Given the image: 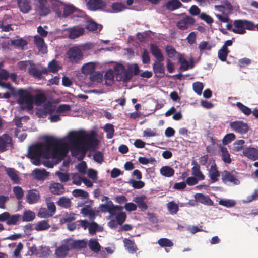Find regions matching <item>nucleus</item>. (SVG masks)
Returning a JSON list of instances; mask_svg holds the SVG:
<instances>
[{"label": "nucleus", "mask_w": 258, "mask_h": 258, "mask_svg": "<svg viewBox=\"0 0 258 258\" xmlns=\"http://www.w3.org/2000/svg\"><path fill=\"white\" fill-rule=\"evenodd\" d=\"M61 144V141L53 136L45 137L43 143H38L29 147L28 157L32 160V163L36 166L41 163L40 158L56 159L60 154L58 148Z\"/></svg>", "instance_id": "obj_1"}, {"label": "nucleus", "mask_w": 258, "mask_h": 258, "mask_svg": "<svg viewBox=\"0 0 258 258\" xmlns=\"http://www.w3.org/2000/svg\"><path fill=\"white\" fill-rule=\"evenodd\" d=\"M68 138L72 156L76 157L80 153L82 154L79 160L84 158L88 149L95 150L99 144L94 132L85 134L83 131L72 132L69 133Z\"/></svg>", "instance_id": "obj_2"}, {"label": "nucleus", "mask_w": 258, "mask_h": 258, "mask_svg": "<svg viewBox=\"0 0 258 258\" xmlns=\"http://www.w3.org/2000/svg\"><path fill=\"white\" fill-rule=\"evenodd\" d=\"M234 28L232 32L236 34H244L246 33L245 29L253 31L255 30V24L251 21L247 20H236L233 22Z\"/></svg>", "instance_id": "obj_3"}, {"label": "nucleus", "mask_w": 258, "mask_h": 258, "mask_svg": "<svg viewBox=\"0 0 258 258\" xmlns=\"http://www.w3.org/2000/svg\"><path fill=\"white\" fill-rule=\"evenodd\" d=\"M17 94L19 96L18 103L23 105L26 104V107L31 110L33 108L34 97L30 92L25 89H20L18 90Z\"/></svg>", "instance_id": "obj_4"}, {"label": "nucleus", "mask_w": 258, "mask_h": 258, "mask_svg": "<svg viewBox=\"0 0 258 258\" xmlns=\"http://www.w3.org/2000/svg\"><path fill=\"white\" fill-rule=\"evenodd\" d=\"M221 180L225 184L230 183L233 185H238L240 184V181L238 179L237 173L234 170L231 171L224 170L222 171L221 172Z\"/></svg>", "instance_id": "obj_5"}, {"label": "nucleus", "mask_w": 258, "mask_h": 258, "mask_svg": "<svg viewBox=\"0 0 258 258\" xmlns=\"http://www.w3.org/2000/svg\"><path fill=\"white\" fill-rule=\"evenodd\" d=\"M68 58L72 63H78L82 60L83 54L81 49L78 47L71 48L68 52Z\"/></svg>", "instance_id": "obj_6"}, {"label": "nucleus", "mask_w": 258, "mask_h": 258, "mask_svg": "<svg viewBox=\"0 0 258 258\" xmlns=\"http://www.w3.org/2000/svg\"><path fill=\"white\" fill-rule=\"evenodd\" d=\"M229 125L233 131L241 134L246 133L249 130L248 124L242 121H235L231 122L230 123Z\"/></svg>", "instance_id": "obj_7"}, {"label": "nucleus", "mask_w": 258, "mask_h": 258, "mask_svg": "<svg viewBox=\"0 0 258 258\" xmlns=\"http://www.w3.org/2000/svg\"><path fill=\"white\" fill-rule=\"evenodd\" d=\"M99 208L101 212H108L112 215H115L116 211L120 210V207L118 206L114 205L111 201H108L106 204H100Z\"/></svg>", "instance_id": "obj_8"}, {"label": "nucleus", "mask_w": 258, "mask_h": 258, "mask_svg": "<svg viewBox=\"0 0 258 258\" xmlns=\"http://www.w3.org/2000/svg\"><path fill=\"white\" fill-rule=\"evenodd\" d=\"M34 44L40 53L43 54L47 53V45L45 44L44 39L38 35L34 36Z\"/></svg>", "instance_id": "obj_9"}, {"label": "nucleus", "mask_w": 258, "mask_h": 258, "mask_svg": "<svg viewBox=\"0 0 258 258\" xmlns=\"http://www.w3.org/2000/svg\"><path fill=\"white\" fill-rule=\"evenodd\" d=\"M195 23V19L190 16H186L179 20L176 24L177 28L181 30L188 29L189 25H194Z\"/></svg>", "instance_id": "obj_10"}, {"label": "nucleus", "mask_w": 258, "mask_h": 258, "mask_svg": "<svg viewBox=\"0 0 258 258\" xmlns=\"http://www.w3.org/2000/svg\"><path fill=\"white\" fill-rule=\"evenodd\" d=\"M51 0H38V9L40 16H45L50 13Z\"/></svg>", "instance_id": "obj_11"}, {"label": "nucleus", "mask_w": 258, "mask_h": 258, "mask_svg": "<svg viewBox=\"0 0 258 258\" xmlns=\"http://www.w3.org/2000/svg\"><path fill=\"white\" fill-rule=\"evenodd\" d=\"M163 61H155L153 64V72L155 75L159 78L163 77L165 74V69Z\"/></svg>", "instance_id": "obj_12"}, {"label": "nucleus", "mask_w": 258, "mask_h": 258, "mask_svg": "<svg viewBox=\"0 0 258 258\" xmlns=\"http://www.w3.org/2000/svg\"><path fill=\"white\" fill-rule=\"evenodd\" d=\"M243 155L247 158L255 161L258 159V149L254 147H246L243 149Z\"/></svg>", "instance_id": "obj_13"}, {"label": "nucleus", "mask_w": 258, "mask_h": 258, "mask_svg": "<svg viewBox=\"0 0 258 258\" xmlns=\"http://www.w3.org/2000/svg\"><path fill=\"white\" fill-rule=\"evenodd\" d=\"M209 177L211 180L212 182L214 183L218 181V178L220 176V171L218 170V168L216 164L214 163L211 165L210 169L208 170Z\"/></svg>", "instance_id": "obj_14"}, {"label": "nucleus", "mask_w": 258, "mask_h": 258, "mask_svg": "<svg viewBox=\"0 0 258 258\" xmlns=\"http://www.w3.org/2000/svg\"><path fill=\"white\" fill-rule=\"evenodd\" d=\"M87 6L89 10L94 11L104 8L106 4L102 0H89Z\"/></svg>", "instance_id": "obj_15"}, {"label": "nucleus", "mask_w": 258, "mask_h": 258, "mask_svg": "<svg viewBox=\"0 0 258 258\" xmlns=\"http://www.w3.org/2000/svg\"><path fill=\"white\" fill-rule=\"evenodd\" d=\"M114 73L116 76V80L124 82V77L125 74V68L123 65L120 63H117L114 67Z\"/></svg>", "instance_id": "obj_16"}, {"label": "nucleus", "mask_w": 258, "mask_h": 258, "mask_svg": "<svg viewBox=\"0 0 258 258\" xmlns=\"http://www.w3.org/2000/svg\"><path fill=\"white\" fill-rule=\"evenodd\" d=\"M49 189L51 193L55 195H60L65 192V188L60 183L54 182L50 184Z\"/></svg>", "instance_id": "obj_17"}, {"label": "nucleus", "mask_w": 258, "mask_h": 258, "mask_svg": "<svg viewBox=\"0 0 258 258\" xmlns=\"http://www.w3.org/2000/svg\"><path fill=\"white\" fill-rule=\"evenodd\" d=\"M12 138L7 134L0 136V152H2L7 150V147L12 143Z\"/></svg>", "instance_id": "obj_18"}, {"label": "nucleus", "mask_w": 258, "mask_h": 258, "mask_svg": "<svg viewBox=\"0 0 258 258\" xmlns=\"http://www.w3.org/2000/svg\"><path fill=\"white\" fill-rule=\"evenodd\" d=\"M196 201L203 204L212 206L213 202L208 195H205L203 194L199 193L195 195Z\"/></svg>", "instance_id": "obj_19"}, {"label": "nucleus", "mask_w": 258, "mask_h": 258, "mask_svg": "<svg viewBox=\"0 0 258 258\" xmlns=\"http://www.w3.org/2000/svg\"><path fill=\"white\" fill-rule=\"evenodd\" d=\"M85 32L84 28L79 27H74L69 30V38L75 39L82 35Z\"/></svg>", "instance_id": "obj_20"}, {"label": "nucleus", "mask_w": 258, "mask_h": 258, "mask_svg": "<svg viewBox=\"0 0 258 258\" xmlns=\"http://www.w3.org/2000/svg\"><path fill=\"white\" fill-rule=\"evenodd\" d=\"M150 51L152 54L156 58V60L164 61V57L159 47L154 44L150 45Z\"/></svg>", "instance_id": "obj_21"}, {"label": "nucleus", "mask_w": 258, "mask_h": 258, "mask_svg": "<svg viewBox=\"0 0 258 258\" xmlns=\"http://www.w3.org/2000/svg\"><path fill=\"white\" fill-rule=\"evenodd\" d=\"M164 6L167 10L173 11L182 7L183 5L179 0H169L165 4Z\"/></svg>", "instance_id": "obj_22"}, {"label": "nucleus", "mask_w": 258, "mask_h": 258, "mask_svg": "<svg viewBox=\"0 0 258 258\" xmlns=\"http://www.w3.org/2000/svg\"><path fill=\"white\" fill-rule=\"evenodd\" d=\"M146 197L143 195L141 196H136L134 198L133 201L137 204L138 206L142 211H144L148 209V207L145 202Z\"/></svg>", "instance_id": "obj_23"}, {"label": "nucleus", "mask_w": 258, "mask_h": 258, "mask_svg": "<svg viewBox=\"0 0 258 258\" xmlns=\"http://www.w3.org/2000/svg\"><path fill=\"white\" fill-rule=\"evenodd\" d=\"M18 5L20 10L23 13H28L31 10L30 0H18Z\"/></svg>", "instance_id": "obj_24"}, {"label": "nucleus", "mask_w": 258, "mask_h": 258, "mask_svg": "<svg viewBox=\"0 0 258 258\" xmlns=\"http://www.w3.org/2000/svg\"><path fill=\"white\" fill-rule=\"evenodd\" d=\"M51 6L53 11L59 17H61V10L63 9L64 4L58 0H51Z\"/></svg>", "instance_id": "obj_25"}, {"label": "nucleus", "mask_w": 258, "mask_h": 258, "mask_svg": "<svg viewBox=\"0 0 258 258\" xmlns=\"http://www.w3.org/2000/svg\"><path fill=\"white\" fill-rule=\"evenodd\" d=\"M39 194L35 190H29L26 195L27 201L29 204L36 203L39 200Z\"/></svg>", "instance_id": "obj_26"}, {"label": "nucleus", "mask_w": 258, "mask_h": 258, "mask_svg": "<svg viewBox=\"0 0 258 258\" xmlns=\"http://www.w3.org/2000/svg\"><path fill=\"white\" fill-rule=\"evenodd\" d=\"M88 245L90 249L94 253H98L100 251L101 245L96 239H90Z\"/></svg>", "instance_id": "obj_27"}, {"label": "nucleus", "mask_w": 258, "mask_h": 258, "mask_svg": "<svg viewBox=\"0 0 258 258\" xmlns=\"http://www.w3.org/2000/svg\"><path fill=\"white\" fill-rule=\"evenodd\" d=\"M123 243L125 247L130 253H134L136 252L138 250V248L137 245L135 244L134 241L127 238H125L123 240Z\"/></svg>", "instance_id": "obj_28"}, {"label": "nucleus", "mask_w": 258, "mask_h": 258, "mask_svg": "<svg viewBox=\"0 0 258 258\" xmlns=\"http://www.w3.org/2000/svg\"><path fill=\"white\" fill-rule=\"evenodd\" d=\"M33 173L35 178L38 180H43L49 175V173L45 169H36Z\"/></svg>", "instance_id": "obj_29"}, {"label": "nucleus", "mask_w": 258, "mask_h": 258, "mask_svg": "<svg viewBox=\"0 0 258 258\" xmlns=\"http://www.w3.org/2000/svg\"><path fill=\"white\" fill-rule=\"evenodd\" d=\"M76 8L73 5H65L63 7V13L61 15L62 17L66 18L71 14L74 15Z\"/></svg>", "instance_id": "obj_30"}, {"label": "nucleus", "mask_w": 258, "mask_h": 258, "mask_svg": "<svg viewBox=\"0 0 258 258\" xmlns=\"http://www.w3.org/2000/svg\"><path fill=\"white\" fill-rule=\"evenodd\" d=\"M6 171L8 176L15 183L18 184L20 182L19 176L14 168H8L6 169Z\"/></svg>", "instance_id": "obj_31"}, {"label": "nucleus", "mask_w": 258, "mask_h": 258, "mask_svg": "<svg viewBox=\"0 0 258 258\" xmlns=\"http://www.w3.org/2000/svg\"><path fill=\"white\" fill-rule=\"evenodd\" d=\"M56 204L60 207L68 209L71 206V201L69 198L63 196L59 199Z\"/></svg>", "instance_id": "obj_32"}, {"label": "nucleus", "mask_w": 258, "mask_h": 258, "mask_svg": "<svg viewBox=\"0 0 258 258\" xmlns=\"http://www.w3.org/2000/svg\"><path fill=\"white\" fill-rule=\"evenodd\" d=\"M160 173L166 177H171L174 174V170L170 166H165L162 167L160 170Z\"/></svg>", "instance_id": "obj_33"}, {"label": "nucleus", "mask_w": 258, "mask_h": 258, "mask_svg": "<svg viewBox=\"0 0 258 258\" xmlns=\"http://www.w3.org/2000/svg\"><path fill=\"white\" fill-rule=\"evenodd\" d=\"M102 230V227H99L96 222L92 221L90 223L88 227V231L90 234L93 235L96 234L97 231L101 232Z\"/></svg>", "instance_id": "obj_34"}, {"label": "nucleus", "mask_w": 258, "mask_h": 258, "mask_svg": "<svg viewBox=\"0 0 258 258\" xmlns=\"http://www.w3.org/2000/svg\"><path fill=\"white\" fill-rule=\"evenodd\" d=\"M50 227L48 221L42 220L39 221L35 227V229L37 231H44L48 229Z\"/></svg>", "instance_id": "obj_35"}, {"label": "nucleus", "mask_w": 258, "mask_h": 258, "mask_svg": "<svg viewBox=\"0 0 258 258\" xmlns=\"http://www.w3.org/2000/svg\"><path fill=\"white\" fill-rule=\"evenodd\" d=\"M95 69V64L92 62L85 63L82 67V72L84 74H89L93 72Z\"/></svg>", "instance_id": "obj_36"}, {"label": "nucleus", "mask_w": 258, "mask_h": 258, "mask_svg": "<svg viewBox=\"0 0 258 258\" xmlns=\"http://www.w3.org/2000/svg\"><path fill=\"white\" fill-rule=\"evenodd\" d=\"M87 242L85 240H74L71 243V246L74 249H81L86 248Z\"/></svg>", "instance_id": "obj_37"}, {"label": "nucleus", "mask_w": 258, "mask_h": 258, "mask_svg": "<svg viewBox=\"0 0 258 258\" xmlns=\"http://www.w3.org/2000/svg\"><path fill=\"white\" fill-rule=\"evenodd\" d=\"M167 207L169 212L172 215H175L179 211V206L174 201L169 202L167 204Z\"/></svg>", "instance_id": "obj_38"}, {"label": "nucleus", "mask_w": 258, "mask_h": 258, "mask_svg": "<svg viewBox=\"0 0 258 258\" xmlns=\"http://www.w3.org/2000/svg\"><path fill=\"white\" fill-rule=\"evenodd\" d=\"M221 151L222 154V159L223 162L226 163H230L231 162V159L227 149L225 147H221Z\"/></svg>", "instance_id": "obj_39"}, {"label": "nucleus", "mask_w": 258, "mask_h": 258, "mask_svg": "<svg viewBox=\"0 0 258 258\" xmlns=\"http://www.w3.org/2000/svg\"><path fill=\"white\" fill-rule=\"evenodd\" d=\"M35 218V213L31 210L25 211L22 215V221L29 222L33 221Z\"/></svg>", "instance_id": "obj_40"}, {"label": "nucleus", "mask_w": 258, "mask_h": 258, "mask_svg": "<svg viewBox=\"0 0 258 258\" xmlns=\"http://www.w3.org/2000/svg\"><path fill=\"white\" fill-rule=\"evenodd\" d=\"M192 174L196 177L199 180H203L205 179V176L200 170V165L193 166L191 168Z\"/></svg>", "instance_id": "obj_41"}, {"label": "nucleus", "mask_w": 258, "mask_h": 258, "mask_svg": "<svg viewBox=\"0 0 258 258\" xmlns=\"http://www.w3.org/2000/svg\"><path fill=\"white\" fill-rule=\"evenodd\" d=\"M76 214L70 212L66 213L63 214L62 218L60 220V223H71L72 221L76 219Z\"/></svg>", "instance_id": "obj_42"}, {"label": "nucleus", "mask_w": 258, "mask_h": 258, "mask_svg": "<svg viewBox=\"0 0 258 258\" xmlns=\"http://www.w3.org/2000/svg\"><path fill=\"white\" fill-rule=\"evenodd\" d=\"M69 248L66 245H61L56 250L55 254L57 257L62 258L66 256Z\"/></svg>", "instance_id": "obj_43"}, {"label": "nucleus", "mask_w": 258, "mask_h": 258, "mask_svg": "<svg viewBox=\"0 0 258 258\" xmlns=\"http://www.w3.org/2000/svg\"><path fill=\"white\" fill-rule=\"evenodd\" d=\"M114 74L112 70H109L106 72L104 75L105 84L107 85H110L111 84L114 80Z\"/></svg>", "instance_id": "obj_44"}, {"label": "nucleus", "mask_w": 258, "mask_h": 258, "mask_svg": "<svg viewBox=\"0 0 258 258\" xmlns=\"http://www.w3.org/2000/svg\"><path fill=\"white\" fill-rule=\"evenodd\" d=\"M229 52L230 51L228 49L222 47L218 51V57L221 61H225Z\"/></svg>", "instance_id": "obj_45"}, {"label": "nucleus", "mask_w": 258, "mask_h": 258, "mask_svg": "<svg viewBox=\"0 0 258 258\" xmlns=\"http://www.w3.org/2000/svg\"><path fill=\"white\" fill-rule=\"evenodd\" d=\"M158 244L163 247H171L174 245L173 243L169 239L166 238H162L158 240Z\"/></svg>", "instance_id": "obj_46"}, {"label": "nucleus", "mask_w": 258, "mask_h": 258, "mask_svg": "<svg viewBox=\"0 0 258 258\" xmlns=\"http://www.w3.org/2000/svg\"><path fill=\"white\" fill-rule=\"evenodd\" d=\"M72 195L75 197H81L82 199H86L88 198L89 195L88 193L81 189H75L73 190Z\"/></svg>", "instance_id": "obj_47"}, {"label": "nucleus", "mask_w": 258, "mask_h": 258, "mask_svg": "<svg viewBox=\"0 0 258 258\" xmlns=\"http://www.w3.org/2000/svg\"><path fill=\"white\" fill-rule=\"evenodd\" d=\"M46 100V97L43 93L37 94L34 98V101L35 104L37 105H39L44 103Z\"/></svg>", "instance_id": "obj_48"}, {"label": "nucleus", "mask_w": 258, "mask_h": 258, "mask_svg": "<svg viewBox=\"0 0 258 258\" xmlns=\"http://www.w3.org/2000/svg\"><path fill=\"white\" fill-rule=\"evenodd\" d=\"M236 106L245 115H250L252 111L250 108L248 107L245 106L242 103L239 102L236 103Z\"/></svg>", "instance_id": "obj_49"}, {"label": "nucleus", "mask_w": 258, "mask_h": 258, "mask_svg": "<svg viewBox=\"0 0 258 258\" xmlns=\"http://www.w3.org/2000/svg\"><path fill=\"white\" fill-rule=\"evenodd\" d=\"M90 79L92 81L100 82L102 81L103 75L99 72H94V71L90 74Z\"/></svg>", "instance_id": "obj_50"}, {"label": "nucleus", "mask_w": 258, "mask_h": 258, "mask_svg": "<svg viewBox=\"0 0 258 258\" xmlns=\"http://www.w3.org/2000/svg\"><path fill=\"white\" fill-rule=\"evenodd\" d=\"M104 131L107 133L106 137L107 139H111L114 135V126L111 124H106L104 126Z\"/></svg>", "instance_id": "obj_51"}, {"label": "nucleus", "mask_w": 258, "mask_h": 258, "mask_svg": "<svg viewBox=\"0 0 258 258\" xmlns=\"http://www.w3.org/2000/svg\"><path fill=\"white\" fill-rule=\"evenodd\" d=\"M111 8L115 12H119L125 9L126 7L122 3H113L111 5Z\"/></svg>", "instance_id": "obj_52"}, {"label": "nucleus", "mask_w": 258, "mask_h": 258, "mask_svg": "<svg viewBox=\"0 0 258 258\" xmlns=\"http://www.w3.org/2000/svg\"><path fill=\"white\" fill-rule=\"evenodd\" d=\"M98 24L93 20L87 21L85 28L90 31H95L98 29Z\"/></svg>", "instance_id": "obj_53"}, {"label": "nucleus", "mask_w": 258, "mask_h": 258, "mask_svg": "<svg viewBox=\"0 0 258 258\" xmlns=\"http://www.w3.org/2000/svg\"><path fill=\"white\" fill-rule=\"evenodd\" d=\"M165 51L168 56L170 58H173L179 53L171 45H167L165 47Z\"/></svg>", "instance_id": "obj_54"}, {"label": "nucleus", "mask_w": 258, "mask_h": 258, "mask_svg": "<svg viewBox=\"0 0 258 258\" xmlns=\"http://www.w3.org/2000/svg\"><path fill=\"white\" fill-rule=\"evenodd\" d=\"M21 215L19 214H15L11 216L7 221V224L9 225H15L18 221L20 220Z\"/></svg>", "instance_id": "obj_55"}, {"label": "nucleus", "mask_w": 258, "mask_h": 258, "mask_svg": "<svg viewBox=\"0 0 258 258\" xmlns=\"http://www.w3.org/2000/svg\"><path fill=\"white\" fill-rule=\"evenodd\" d=\"M219 204L226 207L230 208L235 206L236 202L233 200H220L219 201Z\"/></svg>", "instance_id": "obj_56"}, {"label": "nucleus", "mask_w": 258, "mask_h": 258, "mask_svg": "<svg viewBox=\"0 0 258 258\" xmlns=\"http://www.w3.org/2000/svg\"><path fill=\"white\" fill-rule=\"evenodd\" d=\"M29 73L36 79H41L40 70L35 67L29 69Z\"/></svg>", "instance_id": "obj_57"}, {"label": "nucleus", "mask_w": 258, "mask_h": 258, "mask_svg": "<svg viewBox=\"0 0 258 258\" xmlns=\"http://www.w3.org/2000/svg\"><path fill=\"white\" fill-rule=\"evenodd\" d=\"M236 138L235 135L233 133H229L226 134L222 140V143L224 145H226Z\"/></svg>", "instance_id": "obj_58"}, {"label": "nucleus", "mask_w": 258, "mask_h": 258, "mask_svg": "<svg viewBox=\"0 0 258 258\" xmlns=\"http://www.w3.org/2000/svg\"><path fill=\"white\" fill-rule=\"evenodd\" d=\"M133 65L130 66L127 69H125V77H124V82H127L131 80L133 76Z\"/></svg>", "instance_id": "obj_59"}, {"label": "nucleus", "mask_w": 258, "mask_h": 258, "mask_svg": "<svg viewBox=\"0 0 258 258\" xmlns=\"http://www.w3.org/2000/svg\"><path fill=\"white\" fill-rule=\"evenodd\" d=\"M37 215L38 217L43 218H48L52 216V214L45 208H40Z\"/></svg>", "instance_id": "obj_60"}, {"label": "nucleus", "mask_w": 258, "mask_h": 258, "mask_svg": "<svg viewBox=\"0 0 258 258\" xmlns=\"http://www.w3.org/2000/svg\"><path fill=\"white\" fill-rule=\"evenodd\" d=\"M116 215V219L117 222V224L119 225H121L123 222L125 221L126 218V215L125 213L123 212H120L118 213V214H116L115 215Z\"/></svg>", "instance_id": "obj_61"}, {"label": "nucleus", "mask_w": 258, "mask_h": 258, "mask_svg": "<svg viewBox=\"0 0 258 258\" xmlns=\"http://www.w3.org/2000/svg\"><path fill=\"white\" fill-rule=\"evenodd\" d=\"M130 183L135 189H141L145 186V183L140 180L136 181L134 179H131Z\"/></svg>", "instance_id": "obj_62"}, {"label": "nucleus", "mask_w": 258, "mask_h": 258, "mask_svg": "<svg viewBox=\"0 0 258 258\" xmlns=\"http://www.w3.org/2000/svg\"><path fill=\"white\" fill-rule=\"evenodd\" d=\"M13 192L18 200H21L23 197L24 192L21 187L19 186L14 187L13 188Z\"/></svg>", "instance_id": "obj_63"}, {"label": "nucleus", "mask_w": 258, "mask_h": 258, "mask_svg": "<svg viewBox=\"0 0 258 258\" xmlns=\"http://www.w3.org/2000/svg\"><path fill=\"white\" fill-rule=\"evenodd\" d=\"M55 174L58 176L59 180L62 182H66L70 180V176L68 173H63L60 171H57L55 173Z\"/></svg>", "instance_id": "obj_64"}]
</instances>
